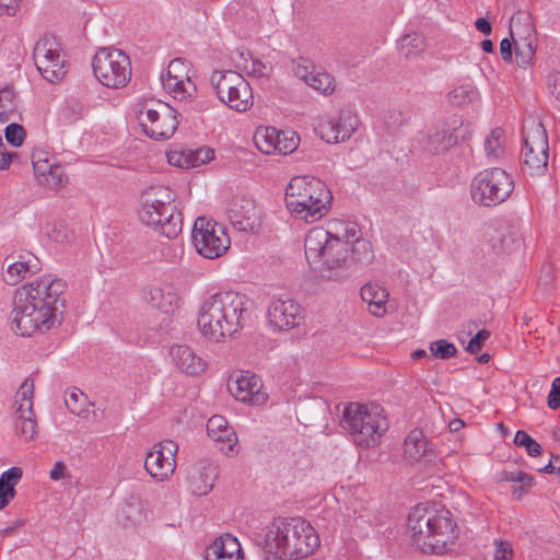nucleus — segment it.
<instances>
[{
  "instance_id": "f257e3e1",
  "label": "nucleus",
  "mask_w": 560,
  "mask_h": 560,
  "mask_svg": "<svg viewBox=\"0 0 560 560\" xmlns=\"http://www.w3.org/2000/svg\"><path fill=\"white\" fill-rule=\"evenodd\" d=\"M66 282L46 275L15 292L11 312L12 329L23 337L46 332L60 325L66 302Z\"/></svg>"
},
{
  "instance_id": "f03ea898",
  "label": "nucleus",
  "mask_w": 560,
  "mask_h": 560,
  "mask_svg": "<svg viewBox=\"0 0 560 560\" xmlns=\"http://www.w3.org/2000/svg\"><path fill=\"white\" fill-rule=\"evenodd\" d=\"M267 560H295L312 555L319 546L315 529L300 517L277 518L255 535Z\"/></svg>"
},
{
  "instance_id": "7ed1b4c3",
  "label": "nucleus",
  "mask_w": 560,
  "mask_h": 560,
  "mask_svg": "<svg viewBox=\"0 0 560 560\" xmlns=\"http://www.w3.org/2000/svg\"><path fill=\"white\" fill-rule=\"evenodd\" d=\"M252 305L253 302L238 292H218L203 301L198 313V328L207 339L221 342L247 325Z\"/></svg>"
},
{
  "instance_id": "20e7f679",
  "label": "nucleus",
  "mask_w": 560,
  "mask_h": 560,
  "mask_svg": "<svg viewBox=\"0 0 560 560\" xmlns=\"http://www.w3.org/2000/svg\"><path fill=\"white\" fill-rule=\"evenodd\" d=\"M408 530L413 546L427 555H444L455 545L457 524L450 510L419 504L408 515Z\"/></svg>"
},
{
  "instance_id": "39448f33",
  "label": "nucleus",
  "mask_w": 560,
  "mask_h": 560,
  "mask_svg": "<svg viewBox=\"0 0 560 560\" xmlns=\"http://www.w3.org/2000/svg\"><path fill=\"white\" fill-rule=\"evenodd\" d=\"M175 194L166 186H150L140 196V221L167 240L182 232L183 215L174 205Z\"/></svg>"
},
{
  "instance_id": "423d86ee",
  "label": "nucleus",
  "mask_w": 560,
  "mask_h": 560,
  "mask_svg": "<svg viewBox=\"0 0 560 560\" xmlns=\"http://www.w3.org/2000/svg\"><path fill=\"white\" fill-rule=\"evenodd\" d=\"M331 200V191L316 177L295 176L285 189L288 210L306 222L322 219L329 211Z\"/></svg>"
},
{
  "instance_id": "0eeeda50",
  "label": "nucleus",
  "mask_w": 560,
  "mask_h": 560,
  "mask_svg": "<svg viewBox=\"0 0 560 560\" xmlns=\"http://www.w3.org/2000/svg\"><path fill=\"white\" fill-rule=\"evenodd\" d=\"M305 257L310 265L322 264L320 272L328 271L327 279L340 277L338 270H348L349 267V242H343L338 236L323 228L312 229L305 237ZM325 277V275H323Z\"/></svg>"
},
{
  "instance_id": "6e6552de",
  "label": "nucleus",
  "mask_w": 560,
  "mask_h": 560,
  "mask_svg": "<svg viewBox=\"0 0 560 560\" xmlns=\"http://www.w3.org/2000/svg\"><path fill=\"white\" fill-rule=\"evenodd\" d=\"M340 425L361 447L375 445L387 428L384 417L377 411H370L366 405L360 402H350L345 407Z\"/></svg>"
},
{
  "instance_id": "1a4fd4ad",
  "label": "nucleus",
  "mask_w": 560,
  "mask_h": 560,
  "mask_svg": "<svg viewBox=\"0 0 560 560\" xmlns=\"http://www.w3.org/2000/svg\"><path fill=\"white\" fill-rule=\"evenodd\" d=\"M514 183L503 168L492 167L479 172L470 184V196L480 207H494L512 194Z\"/></svg>"
},
{
  "instance_id": "9d476101",
  "label": "nucleus",
  "mask_w": 560,
  "mask_h": 560,
  "mask_svg": "<svg viewBox=\"0 0 560 560\" xmlns=\"http://www.w3.org/2000/svg\"><path fill=\"white\" fill-rule=\"evenodd\" d=\"M92 68L95 78L107 88L120 89L130 81V59L120 49H100L93 58Z\"/></svg>"
},
{
  "instance_id": "9b49d317",
  "label": "nucleus",
  "mask_w": 560,
  "mask_h": 560,
  "mask_svg": "<svg viewBox=\"0 0 560 560\" xmlns=\"http://www.w3.org/2000/svg\"><path fill=\"white\" fill-rule=\"evenodd\" d=\"M471 133V125L465 122L460 116L453 115L429 129L423 149L433 155L442 154L460 142L467 141Z\"/></svg>"
},
{
  "instance_id": "f8f14e48",
  "label": "nucleus",
  "mask_w": 560,
  "mask_h": 560,
  "mask_svg": "<svg viewBox=\"0 0 560 560\" xmlns=\"http://www.w3.org/2000/svg\"><path fill=\"white\" fill-rule=\"evenodd\" d=\"M523 163L530 175L541 174L548 164L549 145L547 131L540 121L530 120L523 127Z\"/></svg>"
},
{
  "instance_id": "ddd939ff",
  "label": "nucleus",
  "mask_w": 560,
  "mask_h": 560,
  "mask_svg": "<svg viewBox=\"0 0 560 560\" xmlns=\"http://www.w3.org/2000/svg\"><path fill=\"white\" fill-rule=\"evenodd\" d=\"M191 240L197 253L208 259L222 256L230 246V237L225 228L205 217L196 219Z\"/></svg>"
},
{
  "instance_id": "4468645a",
  "label": "nucleus",
  "mask_w": 560,
  "mask_h": 560,
  "mask_svg": "<svg viewBox=\"0 0 560 560\" xmlns=\"http://www.w3.org/2000/svg\"><path fill=\"white\" fill-rule=\"evenodd\" d=\"M140 115L139 120L143 132L156 141L170 139L179 124L178 112L165 103H159L158 108L143 107Z\"/></svg>"
},
{
  "instance_id": "2eb2a0df",
  "label": "nucleus",
  "mask_w": 560,
  "mask_h": 560,
  "mask_svg": "<svg viewBox=\"0 0 560 560\" xmlns=\"http://www.w3.org/2000/svg\"><path fill=\"white\" fill-rule=\"evenodd\" d=\"M33 59L38 72L48 82L54 83L65 78L67 73L65 60L55 37L40 38L34 47Z\"/></svg>"
},
{
  "instance_id": "dca6fc26",
  "label": "nucleus",
  "mask_w": 560,
  "mask_h": 560,
  "mask_svg": "<svg viewBox=\"0 0 560 560\" xmlns=\"http://www.w3.org/2000/svg\"><path fill=\"white\" fill-rule=\"evenodd\" d=\"M177 451L178 446L172 440L155 444L154 448L147 454L144 460L147 472L159 481L167 479L175 470Z\"/></svg>"
},
{
  "instance_id": "f3484780",
  "label": "nucleus",
  "mask_w": 560,
  "mask_h": 560,
  "mask_svg": "<svg viewBox=\"0 0 560 560\" xmlns=\"http://www.w3.org/2000/svg\"><path fill=\"white\" fill-rule=\"evenodd\" d=\"M230 222L235 229L244 232H254L259 225V211L255 200L237 194L233 196L226 209Z\"/></svg>"
},
{
  "instance_id": "a211bd4d",
  "label": "nucleus",
  "mask_w": 560,
  "mask_h": 560,
  "mask_svg": "<svg viewBox=\"0 0 560 560\" xmlns=\"http://www.w3.org/2000/svg\"><path fill=\"white\" fill-rule=\"evenodd\" d=\"M358 121L357 115L350 108H342L337 117L319 125L320 138L327 143L343 142L355 131Z\"/></svg>"
},
{
  "instance_id": "6ab92c4d",
  "label": "nucleus",
  "mask_w": 560,
  "mask_h": 560,
  "mask_svg": "<svg viewBox=\"0 0 560 560\" xmlns=\"http://www.w3.org/2000/svg\"><path fill=\"white\" fill-rule=\"evenodd\" d=\"M270 324L279 330H290L302 319L301 306L292 299H276L268 306Z\"/></svg>"
},
{
  "instance_id": "aec40b11",
  "label": "nucleus",
  "mask_w": 560,
  "mask_h": 560,
  "mask_svg": "<svg viewBox=\"0 0 560 560\" xmlns=\"http://www.w3.org/2000/svg\"><path fill=\"white\" fill-rule=\"evenodd\" d=\"M207 433L215 442L223 443L221 451L225 455H232L237 444V435L226 419L220 415H214L207 422Z\"/></svg>"
},
{
  "instance_id": "412c9836",
  "label": "nucleus",
  "mask_w": 560,
  "mask_h": 560,
  "mask_svg": "<svg viewBox=\"0 0 560 560\" xmlns=\"http://www.w3.org/2000/svg\"><path fill=\"white\" fill-rule=\"evenodd\" d=\"M170 354L177 368L188 375H197L207 366L206 361L188 346H174L171 348Z\"/></svg>"
},
{
  "instance_id": "4be33fe9",
  "label": "nucleus",
  "mask_w": 560,
  "mask_h": 560,
  "mask_svg": "<svg viewBox=\"0 0 560 560\" xmlns=\"http://www.w3.org/2000/svg\"><path fill=\"white\" fill-rule=\"evenodd\" d=\"M39 259L32 253H25L20 256V260H15L8 266L4 281L14 285L28 275L36 273L40 269Z\"/></svg>"
},
{
  "instance_id": "5701e85b",
  "label": "nucleus",
  "mask_w": 560,
  "mask_h": 560,
  "mask_svg": "<svg viewBox=\"0 0 560 560\" xmlns=\"http://www.w3.org/2000/svg\"><path fill=\"white\" fill-rule=\"evenodd\" d=\"M234 396L237 400L249 402L252 405L262 404L267 399L265 393H260V383L256 375L244 376L242 375L235 382Z\"/></svg>"
},
{
  "instance_id": "b1692460",
  "label": "nucleus",
  "mask_w": 560,
  "mask_h": 560,
  "mask_svg": "<svg viewBox=\"0 0 560 560\" xmlns=\"http://www.w3.org/2000/svg\"><path fill=\"white\" fill-rule=\"evenodd\" d=\"M362 300L368 303L369 311L376 317L386 313V302L389 296L387 290L378 284L365 283L360 291Z\"/></svg>"
},
{
  "instance_id": "393cba45",
  "label": "nucleus",
  "mask_w": 560,
  "mask_h": 560,
  "mask_svg": "<svg viewBox=\"0 0 560 560\" xmlns=\"http://www.w3.org/2000/svg\"><path fill=\"white\" fill-rule=\"evenodd\" d=\"M179 59H175L171 61L167 71V78L165 79L163 75L161 77L162 83L165 90L170 93H173L175 98L189 100L192 97L194 93H196L197 89L195 83L187 78L186 82L182 79H178L176 75H172L171 69L178 62Z\"/></svg>"
},
{
  "instance_id": "a878e982",
  "label": "nucleus",
  "mask_w": 560,
  "mask_h": 560,
  "mask_svg": "<svg viewBox=\"0 0 560 560\" xmlns=\"http://www.w3.org/2000/svg\"><path fill=\"white\" fill-rule=\"evenodd\" d=\"M246 80L236 71H213L210 77V83L213 86L218 97L221 100L225 95L232 93V91L241 85Z\"/></svg>"
},
{
  "instance_id": "bb28decb",
  "label": "nucleus",
  "mask_w": 560,
  "mask_h": 560,
  "mask_svg": "<svg viewBox=\"0 0 560 560\" xmlns=\"http://www.w3.org/2000/svg\"><path fill=\"white\" fill-rule=\"evenodd\" d=\"M221 101L236 112H246L254 103L253 91L249 83L247 81L243 82Z\"/></svg>"
},
{
  "instance_id": "cd10ccee",
  "label": "nucleus",
  "mask_w": 560,
  "mask_h": 560,
  "mask_svg": "<svg viewBox=\"0 0 560 560\" xmlns=\"http://www.w3.org/2000/svg\"><path fill=\"white\" fill-rule=\"evenodd\" d=\"M374 259L372 244L364 238H357L350 245L349 250V267L353 266H368Z\"/></svg>"
},
{
  "instance_id": "c85d7f7f",
  "label": "nucleus",
  "mask_w": 560,
  "mask_h": 560,
  "mask_svg": "<svg viewBox=\"0 0 560 560\" xmlns=\"http://www.w3.org/2000/svg\"><path fill=\"white\" fill-rule=\"evenodd\" d=\"M177 301V295L170 288H153L150 291V302L152 306L161 310L165 314L173 311Z\"/></svg>"
},
{
  "instance_id": "c756f323",
  "label": "nucleus",
  "mask_w": 560,
  "mask_h": 560,
  "mask_svg": "<svg viewBox=\"0 0 560 560\" xmlns=\"http://www.w3.org/2000/svg\"><path fill=\"white\" fill-rule=\"evenodd\" d=\"M405 452L413 460H419L427 452V441L422 431L413 430L405 440Z\"/></svg>"
},
{
  "instance_id": "7c9ffc66",
  "label": "nucleus",
  "mask_w": 560,
  "mask_h": 560,
  "mask_svg": "<svg viewBox=\"0 0 560 560\" xmlns=\"http://www.w3.org/2000/svg\"><path fill=\"white\" fill-rule=\"evenodd\" d=\"M399 45L401 54L407 59L417 56L425 47L423 36L418 33L404 35L400 38Z\"/></svg>"
},
{
  "instance_id": "2f4dec72",
  "label": "nucleus",
  "mask_w": 560,
  "mask_h": 560,
  "mask_svg": "<svg viewBox=\"0 0 560 560\" xmlns=\"http://www.w3.org/2000/svg\"><path fill=\"white\" fill-rule=\"evenodd\" d=\"M16 412L20 413V417L15 421L16 430L20 432L22 436H24L25 440H33L37 434V423L33 418L34 413H28V416H25L22 404L18 407Z\"/></svg>"
},
{
  "instance_id": "473e14b6",
  "label": "nucleus",
  "mask_w": 560,
  "mask_h": 560,
  "mask_svg": "<svg viewBox=\"0 0 560 560\" xmlns=\"http://www.w3.org/2000/svg\"><path fill=\"white\" fill-rule=\"evenodd\" d=\"M205 474L199 472V478L192 477L191 486L194 493L197 495H206L213 488V480L215 477L214 467H205Z\"/></svg>"
},
{
  "instance_id": "72a5a7b5",
  "label": "nucleus",
  "mask_w": 560,
  "mask_h": 560,
  "mask_svg": "<svg viewBox=\"0 0 560 560\" xmlns=\"http://www.w3.org/2000/svg\"><path fill=\"white\" fill-rule=\"evenodd\" d=\"M307 85L323 94H331L335 91V79L327 72L315 71Z\"/></svg>"
},
{
  "instance_id": "f704fd0d",
  "label": "nucleus",
  "mask_w": 560,
  "mask_h": 560,
  "mask_svg": "<svg viewBox=\"0 0 560 560\" xmlns=\"http://www.w3.org/2000/svg\"><path fill=\"white\" fill-rule=\"evenodd\" d=\"M279 138L273 144V151L287 155L292 153L299 145L300 138L293 131H279Z\"/></svg>"
},
{
  "instance_id": "c9c22d12",
  "label": "nucleus",
  "mask_w": 560,
  "mask_h": 560,
  "mask_svg": "<svg viewBox=\"0 0 560 560\" xmlns=\"http://www.w3.org/2000/svg\"><path fill=\"white\" fill-rule=\"evenodd\" d=\"M187 162L189 168L200 166L214 159V150L209 147H201L197 149H186Z\"/></svg>"
},
{
  "instance_id": "e433bc0d",
  "label": "nucleus",
  "mask_w": 560,
  "mask_h": 560,
  "mask_svg": "<svg viewBox=\"0 0 560 560\" xmlns=\"http://www.w3.org/2000/svg\"><path fill=\"white\" fill-rule=\"evenodd\" d=\"M514 444L518 447H525L527 454L532 457H537L542 453L541 445L523 430L516 431Z\"/></svg>"
},
{
  "instance_id": "4c0bfd02",
  "label": "nucleus",
  "mask_w": 560,
  "mask_h": 560,
  "mask_svg": "<svg viewBox=\"0 0 560 560\" xmlns=\"http://www.w3.org/2000/svg\"><path fill=\"white\" fill-rule=\"evenodd\" d=\"M279 137V130L276 128H266L264 131L256 132L255 142L260 151L269 153L271 150H273V144Z\"/></svg>"
},
{
  "instance_id": "58836bf2",
  "label": "nucleus",
  "mask_w": 560,
  "mask_h": 560,
  "mask_svg": "<svg viewBox=\"0 0 560 560\" xmlns=\"http://www.w3.org/2000/svg\"><path fill=\"white\" fill-rule=\"evenodd\" d=\"M477 96V91L470 85H460L448 93V101L455 106L472 102Z\"/></svg>"
},
{
  "instance_id": "ea45409f",
  "label": "nucleus",
  "mask_w": 560,
  "mask_h": 560,
  "mask_svg": "<svg viewBox=\"0 0 560 560\" xmlns=\"http://www.w3.org/2000/svg\"><path fill=\"white\" fill-rule=\"evenodd\" d=\"M515 46V61L520 67L527 66L532 62L535 56V47L532 42L524 39L522 43L514 42Z\"/></svg>"
},
{
  "instance_id": "a19ab883",
  "label": "nucleus",
  "mask_w": 560,
  "mask_h": 560,
  "mask_svg": "<svg viewBox=\"0 0 560 560\" xmlns=\"http://www.w3.org/2000/svg\"><path fill=\"white\" fill-rule=\"evenodd\" d=\"M33 395H34V381L31 377H26L19 387L15 394V404L20 402L24 406V401L27 402V412L33 415Z\"/></svg>"
},
{
  "instance_id": "79ce46f5",
  "label": "nucleus",
  "mask_w": 560,
  "mask_h": 560,
  "mask_svg": "<svg viewBox=\"0 0 560 560\" xmlns=\"http://www.w3.org/2000/svg\"><path fill=\"white\" fill-rule=\"evenodd\" d=\"M85 401L86 397L77 388H73L70 393L65 395V404L68 410L77 416H80L84 411Z\"/></svg>"
},
{
  "instance_id": "37998d69",
  "label": "nucleus",
  "mask_w": 560,
  "mask_h": 560,
  "mask_svg": "<svg viewBox=\"0 0 560 560\" xmlns=\"http://www.w3.org/2000/svg\"><path fill=\"white\" fill-rule=\"evenodd\" d=\"M430 351L433 357H435L438 359L446 360V359L454 357L457 352V349L454 346V343L448 342L445 339H440V340L431 342Z\"/></svg>"
},
{
  "instance_id": "c03bdc74",
  "label": "nucleus",
  "mask_w": 560,
  "mask_h": 560,
  "mask_svg": "<svg viewBox=\"0 0 560 560\" xmlns=\"http://www.w3.org/2000/svg\"><path fill=\"white\" fill-rule=\"evenodd\" d=\"M212 550L213 555L215 556L214 559L221 560L223 558L234 556V551L240 552V547L236 539L228 535L226 540L221 541L220 544L215 542L212 546Z\"/></svg>"
},
{
  "instance_id": "a18cd8bd",
  "label": "nucleus",
  "mask_w": 560,
  "mask_h": 560,
  "mask_svg": "<svg viewBox=\"0 0 560 560\" xmlns=\"http://www.w3.org/2000/svg\"><path fill=\"white\" fill-rule=\"evenodd\" d=\"M33 168L37 176H46L49 175L52 177L54 185L59 186L62 183V175L60 173V168L58 166H54L51 164H48L47 161H45L44 164H39V162L33 161Z\"/></svg>"
},
{
  "instance_id": "49530a36",
  "label": "nucleus",
  "mask_w": 560,
  "mask_h": 560,
  "mask_svg": "<svg viewBox=\"0 0 560 560\" xmlns=\"http://www.w3.org/2000/svg\"><path fill=\"white\" fill-rule=\"evenodd\" d=\"M501 136L502 130L500 128H495L491 130L490 135L486 138L485 150L488 156L498 158L501 154Z\"/></svg>"
},
{
  "instance_id": "de8ad7c7",
  "label": "nucleus",
  "mask_w": 560,
  "mask_h": 560,
  "mask_svg": "<svg viewBox=\"0 0 560 560\" xmlns=\"http://www.w3.org/2000/svg\"><path fill=\"white\" fill-rule=\"evenodd\" d=\"M25 136H26L25 129L16 122L9 124L4 129L5 140L13 147L22 145V143L24 142Z\"/></svg>"
},
{
  "instance_id": "09e8293b",
  "label": "nucleus",
  "mask_w": 560,
  "mask_h": 560,
  "mask_svg": "<svg viewBox=\"0 0 560 560\" xmlns=\"http://www.w3.org/2000/svg\"><path fill=\"white\" fill-rule=\"evenodd\" d=\"M121 514L127 521H130L132 524L140 523L143 518V513L141 511L140 504L137 502H126L121 506Z\"/></svg>"
},
{
  "instance_id": "8fccbe9b",
  "label": "nucleus",
  "mask_w": 560,
  "mask_h": 560,
  "mask_svg": "<svg viewBox=\"0 0 560 560\" xmlns=\"http://www.w3.org/2000/svg\"><path fill=\"white\" fill-rule=\"evenodd\" d=\"M86 108L78 101L70 102L63 108V115L71 121H77L84 117Z\"/></svg>"
},
{
  "instance_id": "3c124183",
  "label": "nucleus",
  "mask_w": 560,
  "mask_h": 560,
  "mask_svg": "<svg viewBox=\"0 0 560 560\" xmlns=\"http://www.w3.org/2000/svg\"><path fill=\"white\" fill-rule=\"evenodd\" d=\"M490 337V331L487 329L479 330L468 342L466 350L476 354L482 348L485 341Z\"/></svg>"
},
{
  "instance_id": "603ef678",
  "label": "nucleus",
  "mask_w": 560,
  "mask_h": 560,
  "mask_svg": "<svg viewBox=\"0 0 560 560\" xmlns=\"http://www.w3.org/2000/svg\"><path fill=\"white\" fill-rule=\"evenodd\" d=\"M22 474L23 472H22L21 468H19V467H11L8 470H5L4 472H2V475L0 477V482L3 486H7V487L10 486L12 489H14L15 485L22 478Z\"/></svg>"
},
{
  "instance_id": "864d4df0",
  "label": "nucleus",
  "mask_w": 560,
  "mask_h": 560,
  "mask_svg": "<svg viewBox=\"0 0 560 560\" xmlns=\"http://www.w3.org/2000/svg\"><path fill=\"white\" fill-rule=\"evenodd\" d=\"M547 405L551 410H557L560 407V376L552 381L547 396Z\"/></svg>"
},
{
  "instance_id": "5fc2aeb1",
  "label": "nucleus",
  "mask_w": 560,
  "mask_h": 560,
  "mask_svg": "<svg viewBox=\"0 0 560 560\" xmlns=\"http://www.w3.org/2000/svg\"><path fill=\"white\" fill-rule=\"evenodd\" d=\"M494 560H512L513 549L510 542L504 540H495Z\"/></svg>"
},
{
  "instance_id": "6e6d98bb",
  "label": "nucleus",
  "mask_w": 560,
  "mask_h": 560,
  "mask_svg": "<svg viewBox=\"0 0 560 560\" xmlns=\"http://www.w3.org/2000/svg\"><path fill=\"white\" fill-rule=\"evenodd\" d=\"M167 162L179 168H189V162H187L186 149L182 151H172L167 154Z\"/></svg>"
},
{
  "instance_id": "4d7b16f0",
  "label": "nucleus",
  "mask_w": 560,
  "mask_h": 560,
  "mask_svg": "<svg viewBox=\"0 0 560 560\" xmlns=\"http://www.w3.org/2000/svg\"><path fill=\"white\" fill-rule=\"evenodd\" d=\"M15 93L12 88L5 86L0 90V107L15 109Z\"/></svg>"
},
{
  "instance_id": "13d9d810",
  "label": "nucleus",
  "mask_w": 560,
  "mask_h": 560,
  "mask_svg": "<svg viewBox=\"0 0 560 560\" xmlns=\"http://www.w3.org/2000/svg\"><path fill=\"white\" fill-rule=\"evenodd\" d=\"M315 72V66L308 61L303 60L302 63H298L295 73L299 78H301L306 84L310 81L311 75Z\"/></svg>"
},
{
  "instance_id": "bf43d9fd",
  "label": "nucleus",
  "mask_w": 560,
  "mask_h": 560,
  "mask_svg": "<svg viewBox=\"0 0 560 560\" xmlns=\"http://www.w3.org/2000/svg\"><path fill=\"white\" fill-rule=\"evenodd\" d=\"M515 40H510L509 38H503L500 42V54L504 61L511 62L513 59V45Z\"/></svg>"
},
{
  "instance_id": "052dcab7",
  "label": "nucleus",
  "mask_w": 560,
  "mask_h": 560,
  "mask_svg": "<svg viewBox=\"0 0 560 560\" xmlns=\"http://www.w3.org/2000/svg\"><path fill=\"white\" fill-rule=\"evenodd\" d=\"M15 489H12L10 486H3L0 482V510L5 508L15 497Z\"/></svg>"
},
{
  "instance_id": "680f3d73",
  "label": "nucleus",
  "mask_w": 560,
  "mask_h": 560,
  "mask_svg": "<svg viewBox=\"0 0 560 560\" xmlns=\"http://www.w3.org/2000/svg\"><path fill=\"white\" fill-rule=\"evenodd\" d=\"M245 67H246V69H248V73L256 78H262V77L267 75V73L265 72L266 65L262 61H260L259 59L252 57L250 67H248V66H245Z\"/></svg>"
},
{
  "instance_id": "e2e57ef3",
  "label": "nucleus",
  "mask_w": 560,
  "mask_h": 560,
  "mask_svg": "<svg viewBox=\"0 0 560 560\" xmlns=\"http://www.w3.org/2000/svg\"><path fill=\"white\" fill-rule=\"evenodd\" d=\"M547 82L550 93L560 102V72L549 74Z\"/></svg>"
},
{
  "instance_id": "0e129e2a",
  "label": "nucleus",
  "mask_w": 560,
  "mask_h": 560,
  "mask_svg": "<svg viewBox=\"0 0 560 560\" xmlns=\"http://www.w3.org/2000/svg\"><path fill=\"white\" fill-rule=\"evenodd\" d=\"M67 466L63 462H56L49 472L50 479L57 481L66 477Z\"/></svg>"
},
{
  "instance_id": "69168bd1",
  "label": "nucleus",
  "mask_w": 560,
  "mask_h": 560,
  "mask_svg": "<svg viewBox=\"0 0 560 560\" xmlns=\"http://www.w3.org/2000/svg\"><path fill=\"white\" fill-rule=\"evenodd\" d=\"M545 474L560 472V455H551L549 463L540 469Z\"/></svg>"
},
{
  "instance_id": "338daca9",
  "label": "nucleus",
  "mask_w": 560,
  "mask_h": 560,
  "mask_svg": "<svg viewBox=\"0 0 560 560\" xmlns=\"http://www.w3.org/2000/svg\"><path fill=\"white\" fill-rule=\"evenodd\" d=\"M475 27L486 36L490 35L492 32L491 23L485 18H478L475 22Z\"/></svg>"
},
{
  "instance_id": "774afa93",
  "label": "nucleus",
  "mask_w": 560,
  "mask_h": 560,
  "mask_svg": "<svg viewBox=\"0 0 560 560\" xmlns=\"http://www.w3.org/2000/svg\"><path fill=\"white\" fill-rule=\"evenodd\" d=\"M16 154L10 153L7 151L5 147L0 149V170L9 168L13 158Z\"/></svg>"
}]
</instances>
